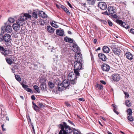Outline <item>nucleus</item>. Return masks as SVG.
Here are the masks:
<instances>
[{"label":"nucleus","instance_id":"1","mask_svg":"<svg viewBox=\"0 0 134 134\" xmlns=\"http://www.w3.org/2000/svg\"><path fill=\"white\" fill-rule=\"evenodd\" d=\"M70 82L66 80H64L61 84H58V88L59 91H62L68 87Z\"/></svg>","mask_w":134,"mask_h":134},{"label":"nucleus","instance_id":"2","mask_svg":"<svg viewBox=\"0 0 134 134\" xmlns=\"http://www.w3.org/2000/svg\"><path fill=\"white\" fill-rule=\"evenodd\" d=\"M74 71L75 74L76 75H79V71L80 70L82 66V63L75 61L74 63Z\"/></svg>","mask_w":134,"mask_h":134},{"label":"nucleus","instance_id":"3","mask_svg":"<svg viewBox=\"0 0 134 134\" xmlns=\"http://www.w3.org/2000/svg\"><path fill=\"white\" fill-rule=\"evenodd\" d=\"M79 75H77L73 72L69 73L68 76V79L69 80L71 81V83L74 85L75 83L76 80L77 76H79Z\"/></svg>","mask_w":134,"mask_h":134},{"label":"nucleus","instance_id":"4","mask_svg":"<svg viewBox=\"0 0 134 134\" xmlns=\"http://www.w3.org/2000/svg\"><path fill=\"white\" fill-rule=\"evenodd\" d=\"M8 23V22H7L5 23V25L4 26L2 27L1 29L3 32L5 30L7 32L10 33L12 31V28L11 26L7 25Z\"/></svg>","mask_w":134,"mask_h":134},{"label":"nucleus","instance_id":"5","mask_svg":"<svg viewBox=\"0 0 134 134\" xmlns=\"http://www.w3.org/2000/svg\"><path fill=\"white\" fill-rule=\"evenodd\" d=\"M75 59L76 62L82 63L83 61L82 55L80 52L76 53L75 54Z\"/></svg>","mask_w":134,"mask_h":134},{"label":"nucleus","instance_id":"6","mask_svg":"<svg viewBox=\"0 0 134 134\" xmlns=\"http://www.w3.org/2000/svg\"><path fill=\"white\" fill-rule=\"evenodd\" d=\"M108 10L110 14H113L115 13L116 12V8L114 6H110L108 8Z\"/></svg>","mask_w":134,"mask_h":134},{"label":"nucleus","instance_id":"7","mask_svg":"<svg viewBox=\"0 0 134 134\" xmlns=\"http://www.w3.org/2000/svg\"><path fill=\"white\" fill-rule=\"evenodd\" d=\"M98 5V7L102 10H105L107 8V5L106 3L104 2H99Z\"/></svg>","mask_w":134,"mask_h":134},{"label":"nucleus","instance_id":"8","mask_svg":"<svg viewBox=\"0 0 134 134\" xmlns=\"http://www.w3.org/2000/svg\"><path fill=\"white\" fill-rule=\"evenodd\" d=\"M11 36L8 34H5L3 36V41L7 43H8L11 40Z\"/></svg>","mask_w":134,"mask_h":134},{"label":"nucleus","instance_id":"9","mask_svg":"<svg viewBox=\"0 0 134 134\" xmlns=\"http://www.w3.org/2000/svg\"><path fill=\"white\" fill-rule=\"evenodd\" d=\"M102 70L104 71H108L110 70V66L109 65L106 64H103L101 66Z\"/></svg>","mask_w":134,"mask_h":134},{"label":"nucleus","instance_id":"10","mask_svg":"<svg viewBox=\"0 0 134 134\" xmlns=\"http://www.w3.org/2000/svg\"><path fill=\"white\" fill-rule=\"evenodd\" d=\"M2 54L5 56H8L12 54V51L10 49H8L5 48V49L3 52Z\"/></svg>","mask_w":134,"mask_h":134},{"label":"nucleus","instance_id":"11","mask_svg":"<svg viewBox=\"0 0 134 134\" xmlns=\"http://www.w3.org/2000/svg\"><path fill=\"white\" fill-rule=\"evenodd\" d=\"M111 79L114 81H118L120 79V77L118 74H113L111 76Z\"/></svg>","mask_w":134,"mask_h":134},{"label":"nucleus","instance_id":"12","mask_svg":"<svg viewBox=\"0 0 134 134\" xmlns=\"http://www.w3.org/2000/svg\"><path fill=\"white\" fill-rule=\"evenodd\" d=\"M12 27L13 29L17 31H18L20 30V28L22 29L21 26L17 23L14 24L12 25Z\"/></svg>","mask_w":134,"mask_h":134},{"label":"nucleus","instance_id":"13","mask_svg":"<svg viewBox=\"0 0 134 134\" xmlns=\"http://www.w3.org/2000/svg\"><path fill=\"white\" fill-rule=\"evenodd\" d=\"M5 60L7 63L10 65L13 63L14 61V58L12 57H10L9 58H6Z\"/></svg>","mask_w":134,"mask_h":134},{"label":"nucleus","instance_id":"14","mask_svg":"<svg viewBox=\"0 0 134 134\" xmlns=\"http://www.w3.org/2000/svg\"><path fill=\"white\" fill-rule=\"evenodd\" d=\"M98 56L99 59L102 61H105L106 60L107 58L103 54L99 53L98 54Z\"/></svg>","mask_w":134,"mask_h":134},{"label":"nucleus","instance_id":"15","mask_svg":"<svg viewBox=\"0 0 134 134\" xmlns=\"http://www.w3.org/2000/svg\"><path fill=\"white\" fill-rule=\"evenodd\" d=\"M112 49L114 53L119 56L120 54V52L119 49L116 48H114L113 47L112 48Z\"/></svg>","mask_w":134,"mask_h":134},{"label":"nucleus","instance_id":"16","mask_svg":"<svg viewBox=\"0 0 134 134\" xmlns=\"http://www.w3.org/2000/svg\"><path fill=\"white\" fill-rule=\"evenodd\" d=\"M24 89L25 90L27 91L31 92H32V90L30 88H28V86L27 85H24L23 83H21Z\"/></svg>","mask_w":134,"mask_h":134},{"label":"nucleus","instance_id":"17","mask_svg":"<svg viewBox=\"0 0 134 134\" xmlns=\"http://www.w3.org/2000/svg\"><path fill=\"white\" fill-rule=\"evenodd\" d=\"M56 32L57 35L61 36H63L64 33V31L59 30H57L56 31Z\"/></svg>","mask_w":134,"mask_h":134},{"label":"nucleus","instance_id":"18","mask_svg":"<svg viewBox=\"0 0 134 134\" xmlns=\"http://www.w3.org/2000/svg\"><path fill=\"white\" fill-rule=\"evenodd\" d=\"M102 50L104 52L107 53L109 52L110 49L107 46H104L103 47Z\"/></svg>","mask_w":134,"mask_h":134},{"label":"nucleus","instance_id":"19","mask_svg":"<svg viewBox=\"0 0 134 134\" xmlns=\"http://www.w3.org/2000/svg\"><path fill=\"white\" fill-rule=\"evenodd\" d=\"M73 47V50L76 52H77L80 50L79 48L78 47V46L76 44H74L72 46Z\"/></svg>","mask_w":134,"mask_h":134},{"label":"nucleus","instance_id":"20","mask_svg":"<svg viewBox=\"0 0 134 134\" xmlns=\"http://www.w3.org/2000/svg\"><path fill=\"white\" fill-rule=\"evenodd\" d=\"M126 58L129 59L131 60L133 59V57L131 54L129 52H126Z\"/></svg>","mask_w":134,"mask_h":134},{"label":"nucleus","instance_id":"21","mask_svg":"<svg viewBox=\"0 0 134 134\" xmlns=\"http://www.w3.org/2000/svg\"><path fill=\"white\" fill-rule=\"evenodd\" d=\"M47 29L48 31L50 33H53L54 32L55 29L50 26H47Z\"/></svg>","mask_w":134,"mask_h":134},{"label":"nucleus","instance_id":"22","mask_svg":"<svg viewBox=\"0 0 134 134\" xmlns=\"http://www.w3.org/2000/svg\"><path fill=\"white\" fill-rule=\"evenodd\" d=\"M64 41L66 42L70 43L73 42V40L70 38H68L67 37H66L64 38Z\"/></svg>","mask_w":134,"mask_h":134},{"label":"nucleus","instance_id":"23","mask_svg":"<svg viewBox=\"0 0 134 134\" xmlns=\"http://www.w3.org/2000/svg\"><path fill=\"white\" fill-rule=\"evenodd\" d=\"M40 16L42 18H46L47 15L43 11H40L39 12Z\"/></svg>","mask_w":134,"mask_h":134},{"label":"nucleus","instance_id":"24","mask_svg":"<svg viewBox=\"0 0 134 134\" xmlns=\"http://www.w3.org/2000/svg\"><path fill=\"white\" fill-rule=\"evenodd\" d=\"M40 86L41 89L43 91H46L47 90L46 84H41L40 85Z\"/></svg>","mask_w":134,"mask_h":134},{"label":"nucleus","instance_id":"25","mask_svg":"<svg viewBox=\"0 0 134 134\" xmlns=\"http://www.w3.org/2000/svg\"><path fill=\"white\" fill-rule=\"evenodd\" d=\"M25 20H26L28 19H30L32 17L31 15L28 13H25L24 14Z\"/></svg>","mask_w":134,"mask_h":134},{"label":"nucleus","instance_id":"26","mask_svg":"<svg viewBox=\"0 0 134 134\" xmlns=\"http://www.w3.org/2000/svg\"><path fill=\"white\" fill-rule=\"evenodd\" d=\"M24 21L21 20H17L16 21V23L19 24V25H20L21 26L23 25V24L24 23Z\"/></svg>","mask_w":134,"mask_h":134},{"label":"nucleus","instance_id":"27","mask_svg":"<svg viewBox=\"0 0 134 134\" xmlns=\"http://www.w3.org/2000/svg\"><path fill=\"white\" fill-rule=\"evenodd\" d=\"M116 22L117 23L120 25L121 26L124 24V22H123L121 20L119 19H117L116 20Z\"/></svg>","mask_w":134,"mask_h":134},{"label":"nucleus","instance_id":"28","mask_svg":"<svg viewBox=\"0 0 134 134\" xmlns=\"http://www.w3.org/2000/svg\"><path fill=\"white\" fill-rule=\"evenodd\" d=\"M32 103L34 105L33 108H34V110L36 111H38L39 109L38 107L33 102H32Z\"/></svg>","mask_w":134,"mask_h":134},{"label":"nucleus","instance_id":"29","mask_svg":"<svg viewBox=\"0 0 134 134\" xmlns=\"http://www.w3.org/2000/svg\"><path fill=\"white\" fill-rule=\"evenodd\" d=\"M87 1L90 5H93L95 3L94 0H87Z\"/></svg>","mask_w":134,"mask_h":134},{"label":"nucleus","instance_id":"30","mask_svg":"<svg viewBox=\"0 0 134 134\" xmlns=\"http://www.w3.org/2000/svg\"><path fill=\"white\" fill-rule=\"evenodd\" d=\"M48 85L49 87L51 89L53 88L54 86V84L51 82H48Z\"/></svg>","mask_w":134,"mask_h":134},{"label":"nucleus","instance_id":"31","mask_svg":"<svg viewBox=\"0 0 134 134\" xmlns=\"http://www.w3.org/2000/svg\"><path fill=\"white\" fill-rule=\"evenodd\" d=\"M15 79L18 81L19 82L21 81V79L19 75H15Z\"/></svg>","mask_w":134,"mask_h":134},{"label":"nucleus","instance_id":"32","mask_svg":"<svg viewBox=\"0 0 134 134\" xmlns=\"http://www.w3.org/2000/svg\"><path fill=\"white\" fill-rule=\"evenodd\" d=\"M46 80L43 78H41L40 80V82L41 83V84H46L45 82Z\"/></svg>","mask_w":134,"mask_h":134},{"label":"nucleus","instance_id":"33","mask_svg":"<svg viewBox=\"0 0 134 134\" xmlns=\"http://www.w3.org/2000/svg\"><path fill=\"white\" fill-rule=\"evenodd\" d=\"M34 89L38 93L40 92V90L38 86L36 85H35L33 87Z\"/></svg>","mask_w":134,"mask_h":134},{"label":"nucleus","instance_id":"34","mask_svg":"<svg viewBox=\"0 0 134 134\" xmlns=\"http://www.w3.org/2000/svg\"><path fill=\"white\" fill-rule=\"evenodd\" d=\"M18 19L23 21H24L25 20V19L24 15H20L19 17V18Z\"/></svg>","mask_w":134,"mask_h":134},{"label":"nucleus","instance_id":"35","mask_svg":"<svg viewBox=\"0 0 134 134\" xmlns=\"http://www.w3.org/2000/svg\"><path fill=\"white\" fill-rule=\"evenodd\" d=\"M32 15L33 17L36 19L37 18V15L36 12H33L32 14Z\"/></svg>","mask_w":134,"mask_h":134},{"label":"nucleus","instance_id":"36","mask_svg":"<svg viewBox=\"0 0 134 134\" xmlns=\"http://www.w3.org/2000/svg\"><path fill=\"white\" fill-rule=\"evenodd\" d=\"M126 105L128 107H130L131 105V104L130 103L129 100H126L125 102Z\"/></svg>","mask_w":134,"mask_h":134},{"label":"nucleus","instance_id":"37","mask_svg":"<svg viewBox=\"0 0 134 134\" xmlns=\"http://www.w3.org/2000/svg\"><path fill=\"white\" fill-rule=\"evenodd\" d=\"M96 87L98 88L99 90H100L103 88V86L102 85H99V84H97L96 85Z\"/></svg>","mask_w":134,"mask_h":134},{"label":"nucleus","instance_id":"38","mask_svg":"<svg viewBox=\"0 0 134 134\" xmlns=\"http://www.w3.org/2000/svg\"><path fill=\"white\" fill-rule=\"evenodd\" d=\"M125 28L126 29H127L129 28V27L127 24H126L125 22H124V24H123L121 26Z\"/></svg>","mask_w":134,"mask_h":134},{"label":"nucleus","instance_id":"39","mask_svg":"<svg viewBox=\"0 0 134 134\" xmlns=\"http://www.w3.org/2000/svg\"><path fill=\"white\" fill-rule=\"evenodd\" d=\"M63 10L67 14L69 15H70V12L69 11V10L66 7Z\"/></svg>","mask_w":134,"mask_h":134},{"label":"nucleus","instance_id":"40","mask_svg":"<svg viewBox=\"0 0 134 134\" xmlns=\"http://www.w3.org/2000/svg\"><path fill=\"white\" fill-rule=\"evenodd\" d=\"M128 119L131 121H133V117L131 115H129L127 117Z\"/></svg>","mask_w":134,"mask_h":134},{"label":"nucleus","instance_id":"41","mask_svg":"<svg viewBox=\"0 0 134 134\" xmlns=\"http://www.w3.org/2000/svg\"><path fill=\"white\" fill-rule=\"evenodd\" d=\"M127 113H128V114L130 115H131L132 113L131 109L130 108L127 109Z\"/></svg>","mask_w":134,"mask_h":134},{"label":"nucleus","instance_id":"42","mask_svg":"<svg viewBox=\"0 0 134 134\" xmlns=\"http://www.w3.org/2000/svg\"><path fill=\"white\" fill-rule=\"evenodd\" d=\"M112 17L113 18L117 19L119 18L118 16L116 14H115L114 15L111 14Z\"/></svg>","mask_w":134,"mask_h":134},{"label":"nucleus","instance_id":"43","mask_svg":"<svg viewBox=\"0 0 134 134\" xmlns=\"http://www.w3.org/2000/svg\"><path fill=\"white\" fill-rule=\"evenodd\" d=\"M51 25L53 27H54L55 28H57L58 27V26L57 25L54 24L53 22H51Z\"/></svg>","mask_w":134,"mask_h":134},{"label":"nucleus","instance_id":"44","mask_svg":"<svg viewBox=\"0 0 134 134\" xmlns=\"http://www.w3.org/2000/svg\"><path fill=\"white\" fill-rule=\"evenodd\" d=\"M5 49V48H4L3 47L0 46V51L2 54L3 52L4 51Z\"/></svg>","mask_w":134,"mask_h":134},{"label":"nucleus","instance_id":"45","mask_svg":"<svg viewBox=\"0 0 134 134\" xmlns=\"http://www.w3.org/2000/svg\"><path fill=\"white\" fill-rule=\"evenodd\" d=\"M9 21L10 23H13L14 21V18H10L9 19Z\"/></svg>","mask_w":134,"mask_h":134},{"label":"nucleus","instance_id":"46","mask_svg":"<svg viewBox=\"0 0 134 134\" xmlns=\"http://www.w3.org/2000/svg\"><path fill=\"white\" fill-rule=\"evenodd\" d=\"M73 132L74 134H80L79 132L76 130H74Z\"/></svg>","mask_w":134,"mask_h":134},{"label":"nucleus","instance_id":"47","mask_svg":"<svg viewBox=\"0 0 134 134\" xmlns=\"http://www.w3.org/2000/svg\"><path fill=\"white\" fill-rule=\"evenodd\" d=\"M3 36L2 35H0V42L3 40Z\"/></svg>","mask_w":134,"mask_h":134},{"label":"nucleus","instance_id":"48","mask_svg":"<svg viewBox=\"0 0 134 134\" xmlns=\"http://www.w3.org/2000/svg\"><path fill=\"white\" fill-rule=\"evenodd\" d=\"M124 93L125 94V97L127 98H128L129 96V95L128 93L125 92H124Z\"/></svg>","mask_w":134,"mask_h":134},{"label":"nucleus","instance_id":"49","mask_svg":"<svg viewBox=\"0 0 134 134\" xmlns=\"http://www.w3.org/2000/svg\"><path fill=\"white\" fill-rule=\"evenodd\" d=\"M108 22L109 26H111L112 25L113 23L111 21L109 20H108Z\"/></svg>","mask_w":134,"mask_h":134},{"label":"nucleus","instance_id":"50","mask_svg":"<svg viewBox=\"0 0 134 134\" xmlns=\"http://www.w3.org/2000/svg\"><path fill=\"white\" fill-rule=\"evenodd\" d=\"M26 118L27 119L29 120V121H31L29 115H27Z\"/></svg>","mask_w":134,"mask_h":134},{"label":"nucleus","instance_id":"51","mask_svg":"<svg viewBox=\"0 0 134 134\" xmlns=\"http://www.w3.org/2000/svg\"><path fill=\"white\" fill-rule=\"evenodd\" d=\"M38 105L41 108H43L44 106L42 104V103H39Z\"/></svg>","mask_w":134,"mask_h":134},{"label":"nucleus","instance_id":"52","mask_svg":"<svg viewBox=\"0 0 134 134\" xmlns=\"http://www.w3.org/2000/svg\"><path fill=\"white\" fill-rule=\"evenodd\" d=\"M132 34H134V29H131L130 30V32Z\"/></svg>","mask_w":134,"mask_h":134},{"label":"nucleus","instance_id":"53","mask_svg":"<svg viewBox=\"0 0 134 134\" xmlns=\"http://www.w3.org/2000/svg\"><path fill=\"white\" fill-rule=\"evenodd\" d=\"M42 22H43V20H41L39 22L40 24L41 25H43V23H42Z\"/></svg>","mask_w":134,"mask_h":134},{"label":"nucleus","instance_id":"54","mask_svg":"<svg viewBox=\"0 0 134 134\" xmlns=\"http://www.w3.org/2000/svg\"><path fill=\"white\" fill-rule=\"evenodd\" d=\"M59 7H60V8H62L63 9H64L65 7L64 6L61 4H60V5Z\"/></svg>","mask_w":134,"mask_h":134},{"label":"nucleus","instance_id":"55","mask_svg":"<svg viewBox=\"0 0 134 134\" xmlns=\"http://www.w3.org/2000/svg\"><path fill=\"white\" fill-rule=\"evenodd\" d=\"M67 4L69 5V7H70L71 8H72V6L69 3V2L68 1H67Z\"/></svg>","mask_w":134,"mask_h":134},{"label":"nucleus","instance_id":"56","mask_svg":"<svg viewBox=\"0 0 134 134\" xmlns=\"http://www.w3.org/2000/svg\"><path fill=\"white\" fill-rule=\"evenodd\" d=\"M31 98L33 100H35L36 98L34 95H32L31 96Z\"/></svg>","mask_w":134,"mask_h":134},{"label":"nucleus","instance_id":"57","mask_svg":"<svg viewBox=\"0 0 134 134\" xmlns=\"http://www.w3.org/2000/svg\"><path fill=\"white\" fill-rule=\"evenodd\" d=\"M4 126V124H3L2 125V130L3 131H5L6 130H5V129L4 128H3Z\"/></svg>","mask_w":134,"mask_h":134},{"label":"nucleus","instance_id":"58","mask_svg":"<svg viewBox=\"0 0 134 134\" xmlns=\"http://www.w3.org/2000/svg\"><path fill=\"white\" fill-rule=\"evenodd\" d=\"M100 82L104 85H105L106 84L105 82L103 81H101Z\"/></svg>","mask_w":134,"mask_h":134},{"label":"nucleus","instance_id":"59","mask_svg":"<svg viewBox=\"0 0 134 134\" xmlns=\"http://www.w3.org/2000/svg\"><path fill=\"white\" fill-rule=\"evenodd\" d=\"M68 122L69 123H70L71 124L73 125V123L70 120H68Z\"/></svg>","mask_w":134,"mask_h":134},{"label":"nucleus","instance_id":"60","mask_svg":"<svg viewBox=\"0 0 134 134\" xmlns=\"http://www.w3.org/2000/svg\"><path fill=\"white\" fill-rule=\"evenodd\" d=\"M83 98H79V100L81 101H83Z\"/></svg>","mask_w":134,"mask_h":134},{"label":"nucleus","instance_id":"61","mask_svg":"<svg viewBox=\"0 0 134 134\" xmlns=\"http://www.w3.org/2000/svg\"><path fill=\"white\" fill-rule=\"evenodd\" d=\"M56 7H57L58 9H59L60 8V7H59V5H58L57 4H56Z\"/></svg>","mask_w":134,"mask_h":134},{"label":"nucleus","instance_id":"62","mask_svg":"<svg viewBox=\"0 0 134 134\" xmlns=\"http://www.w3.org/2000/svg\"><path fill=\"white\" fill-rule=\"evenodd\" d=\"M66 105L67 106H70V104L69 103H66Z\"/></svg>","mask_w":134,"mask_h":134},{"label":"nucleus","instance_id":"63","mask_svg":"<svg viewBox=\"0 0 134 134\" xmlns=\"http://www.w3.org/2000/svg\"><path fill=\"white\" fill-rule=\"evenodd\" d=\"M100 50V47H99L97 49L96 51H98Z\"/></svg>","mask_w":134,"mask_h":134},{"label":"nucleus","instance_id":"64","mask_svg":"<svg viewBox=\"0 0 134 134\" xmlns=\"http://www.w3.org/2000/svg\"><path fill=\"white\" fill-rule=\"evenodd\" d=\"M97 41V40L96 39H94V43H95Z\"/></svg>","mask_w":134,"mask_h":134}]
</instances>
